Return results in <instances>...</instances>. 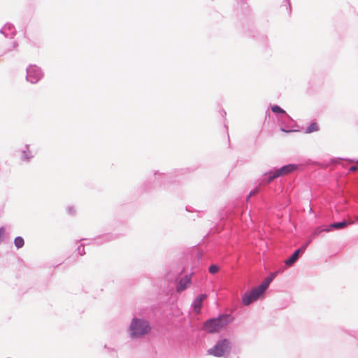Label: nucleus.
Listing matches in <instances>:
<instances>
[{
    "instance_id": "c85d7f7f",
    "label": "nucleus",
    "mask_w": 358,
    "mask_h": 358,
    "mask_svg": "<svg viewBox=\"0 0 358 358\" xmlns=\"http://www.w3.org/2000/svg\"><path fill=\"white\" fill-rule=\"evenodd\" d=\"M348 162L352 163H357L358 164V159H348Z\"/></svg>"
},
{
    "instance_id": "39448f33",
    "label": "nucleus",
    "mask_w": 358,
    "mask_h": 358,
    "mask_svg": "<svg viewBox=\"0 0 358 358\" xmlns=\"http://www.w3.org/2000/svg\"><path fill=\"white\" fill-rule=\"evenodd\" d=\"M26 71V80L31 84L37 83L43 77V72L41 69L36 65H29L27 66Z\"/></svg>"
},
{
    "instance_id": "6e6552de",
    "label": "nucleus",
    "mask_w": 358,
    "mask_h": 358,
    "mask_svg": "<svg viewBox=\"0 0 358 358\" xmlns=\"http://www.w3.org/2000/svg\"><path fill=\"white\" fill-rule=\"evenodd\" d=\"M207 298L206 294H201L198 295L192 303V307L196 313H200L203 301Z\"/></svg>"
},
{
    "instance_id": "f8f14e48",
    "label": "nucleus",
    "mask_w": 358,
    "mask_h": 358,
    "mask_svg": "<svg viewBox=\"0 0 358 358\" xmlns=\"http://www.w3.org/2000/svg\"><path fill=\"white\" fill-rule=\"evenodd\" d=\"M35 155V153L31 150L29 145H25L21 150V159L22 161L29 162Z\"/></svg>"
},
{
    "instance_id": "1a4fd4ad",
    "label": "nucleus",
    "mask_w": 358,
    "mask_h": 358,
    "mask_svg": "<svg viewBox=\"0 0 358 358\" xmlns=\"http://www.w3.org/2000/svg\"><path fill=\"white\" fill-rule=\"evenodd\" d=\"M191 282H192L191 276L188 275H185L183 278H182L179 280V282L177 285V287H176L177 292L180 293L182 291H184L185 289H186L187 287H189Z\"/></svg>"
},
{
    "instance_id": "2eb2a0df",
    "label": "nucleus",
    "mask_w": 358,
    "mask_h": 358,
    "mask_svg": "<svg viewBox=\"0 0 358 358\" xmlns=\"http://www.w3.org/2000/svg\"><path fill=\"white\" fill-rule=\"evenodd\" d=\"M271 110L275 113H278V114H282V115L285 116V118L289 120L290 119V117L289 116V115L286 113V111L285 110H283L282 108H281L278 105H274V106H272L271 108Z\"/></svg>"
},
{
    "instance_id": "dca6fc26",
    "label": "nucleus",
    "mask_w": 358,
    "mask_h": 358,
    "mask_svg": "<svg viewBox=\"0 0 358 358\" xmlns=\"http://www.w3.org/2000/svg\"><path fill=\"white\" fill-rule=\"evenodd\" d=\"M319 130V127L316 122H312L306 128L305 132L306 134H310Z\"/></svg>"
},
{
    "instance_id": "0eeeda50",
    "label": "nucleus",
    "mask_w": 358,
    "mask_h": 358,
    "mask_svg": "<svg viewBox=\"0 0 358 358\" xmlns=\"http://www.w3.org/2000/svg\"><path fill=\"white\" fill-rule=\"evenodd\" d=\"M0 33L6 38H13L15 34V28L13 24L7 22L1 27Z\"/></svg>"
},
{
    "instance_id": "f3484780",
    "label": "nucleus",
    "mask_w": 358,
    "mask_h": 358,
    "mask_svg": "<svg viewBox=\"0 0 358 358\" xmlns=\"http://www.w3.org/2000/svg\"><path fill=\"white\" fill-rule=\"evenodd\" d=\"M14 244L17 249L22 248L24 245V238L21 236H17L14 239Z\"/></svg>"
},
{
    "instance_id": "412c9836",
    "label": "nucleus",
    "mask_w": 358,
    "mask_h": 358,
    "mask_svg": "<svg viewBox=\"0 0 358 358\" xmlns=\"http://www.w3.org/2000/svg\"><path fill=\"white\" fill-rule=\"evenodd\" d=\"M6 228L4 227H0V245L3 243L5 239Z\"/></svg>"
},
{
    "instance_id": "6ab92c4d",
    "label": "nucleus",
    "mask_w": 358,
    "mask_h": 358,
    "mask_svg": "<svg viewBox=\"0 0 358 358\" xmlns=\"http://www.w3.org/2000/svg\"><path fill=\"white\" fill-rule=\"evenodd\" d=\"M99 239L101 241V243H106L110 241L112 239V236L110 234L103 235L102 236L99 237Z\"/></svg>"
},
{
    "instance_id": "aec40b11",
    "label": "nucleus",
    "mask_w": 358,
    "mask_h": 358,
    "mask_svg": "<svg viewBox=\"0 0 358 358\" xmlns=\"http://www.w3.org/2000/svg\"><path fill=\"white\" fill-rule=\"evenodd\" d=\"M326 227H319L316 228L312 234L313 236H318L321 232L325 231Z\"/></svg>"
},
{
    "instance_id": "4be33fe9",
    "label": "nucleus",
    "mask_w": 358,
    "mask_h": 358,
    "mask_svg": "<svg viewBox=\"0 0 358 358\" xmlns=\"http://www.w3.org/2000/svg\"><path fill=\"white\" fill-rule=\"evenodd\" d=\"M219 271V267L215 264H212L209 267V272L212 274L216 273Z\"/></svg>"
},
{
    "instance_id": "cd10ccee",
    "label": "nucleus",
    "mask_w": 358,
    "mask_h": 358,
    "mask_svg": "<svg viewBox=\"0 0 358 358\" xmlns=\"http://www.w3.org/2000/svg\"><path fill=\"white\" fill-rule=\"evenodd\" d=\"M357 169H358V167H357V166H352L350 168L349 171H350V172H355L356 171H357Z\"/></svg>"
},
{
    "instance_id": "423d86ee",
    "label": "nucleus",
    "mask_w": 358,
    "mask_h": 358,
    "mask_svg": "<svg viewBox=\"0 0 358 358\" xmlns=\"http://www.w3.org/2000/svg\"><path fill=\"white\" fill-rule=\"evenodd\" d=\"M298 169V165L294 164H289L282 167L275 169L278 178L292 173Z\"/></svg>"
},
{
    "instance_id": "2f4dec72",
    "label": "nucleus",
    "mask_w": 358,
    "mask_h": 358,
    "mask_svg": "<svg viewBox=\"0 0 358 358\" xmlns=\"http://www.w3.org/2000/svg\"><path fill=\"white\" fill-rule=\"evenodd\" d=\"M241 3H243V4L246 3V0H241Z\"/></svg>"
},
{
    "instance_id": "7ed1b4c3",
    "label": "nucleus",
    "mask_w": 358,
    "mask_h": 358,
    "mask_svg": "<svg viewBox=\"0 0 358 358\" xmlns=\"http://www.w3.org/2000/svg\"><path fill=\"white\" fill-rule=\"evenodd\" d=\"M231 350V343L227 338L218 340L216 343L210 348L208 352L209 355L216 357H226L229 356Z\"/></svg>"
},
{
    "instance_id": "ddd939ff",
    "label": "nucleus",
    "mask_w": 358,
    "mask_h": 358,
    "mask_svg": "<svg viewBox=\"0 0 358 358\" xmlns=\"http://www.w3.org/2000/svg\"><path fill=\"white\" fill-rule=\"evenodd\" d=\"M303 248H299L294 251V252L285 261V264L287 266H292L299 258L300 255L303 254Z\"/></svg>"
},
{
    "instance_id": "473e14b6",
    "label": "nucleus",
    "mask_w": 358,
    "mask_h": 358,
    "mask_svg": "<svg viewBox=\"0 0 358 358\" xmlns=\"http://www.w3.org/2000/svg\"><path fill=\"white\" fill-rule=\"evenodd\" d=\"M357 221H358V217H357Z\"/></svg>"
},
{
    "instance_id": "5701e85b",
    "label": "nucleus",
    "mask_w": 358,
    "mask_h": 358,
    "mask_svg": "<svg viewBox=\"0 0 358 358\" xmlns=\"http://www.w3.org/2000/svg\"><path fill=\"white\" fill-rule=\"evenodd\" d=\"M76 252L80 255H84L85 254V248L83 245H80L76 249Z\"/></svg>"
},
{
    "instance_id": "c756f323",
    "label": "nucleus",
    "mask_w": 358,
    "mask_h": 358,
    "mask_svg": "<svg viewBox=\"0 0 358 358\" xmlns=\"http://www.w3.org/2000/svg\"><path fill=\"white\" fill-rule=\"evenodd\" d=\"M154 175H155V176H159L160 173L158 171H157L155 172Z\"/></svg>"
},
{
    "instance_id": "4468645a",
    "label": "nucleus",
    "mask_w": 358,
    "mask_h": 358,
    "mask_svg": "<svg viewBox=\"0 0 358 358\" xmlns=\"http://www.w3.org/2000/svg\"><path fill=\"white\" fill-rule=\"evenodd\" d=\"M280 272H281V271H278L273 272V273H271L268 277H266L264 279V280L262 282V284L260 285L261 288L264 289L266 291L267 289V288L268 287L270 283L273 280V279L276 277L278 273H279Z\"/></svg>"
},
{
    "instance_id": "7c9ffc66",
    "label": "nucleus",
    "mask_w": 358,
    "mask_h": 358,
    "mask_svg": "<svg viewBox=\"0 0 358 358\" xmlns=\"http://www.w3.org/2000/svg\"><path fill=\"white\" fill-rule=\"evenodd\" d=\"M252 195H250V192L249 193L248 197H247V201H249L250 197L252 196Z\"/></svg>"
},
{
    "instance_id": "a211bd4d",
    "label": "nucleus",
    "mask_w": 358,
    "mask_h": 358,
    "mask_svg": "<svg viewBox=\"0 0 358 358\" xmlns=\"http://www.w3.org/2000/svg\"><path fill=\"white\" fill-rule=\"evenodd\" d=\"M66 213L70 215H74L76 213V208L74 206H69L66 208Z\"/></svg>"
},
{
    "instance_id": "bb28decb",
    "label": "nucleus",
    "mask_w": 358,
    "mask_h": 358,
    "mask_svg": "<svg viewBox=\"0 0 358 358\" xmlns=\"http://www.w3.org/2000/svg\"><path fill=\"white\" fill-rule=\"evenodd\" d=\"M343 159L341 158H334L331 159V162L332 163H334V164H339L340 163V161L342 160Z\"/></svg>"
},
{
    "instance_id": "b1692460",
    "label": "nucleus",
    "mask_w": 358,
    "mask_h": 358,
    "mask_svg": "<svg viewBox=\"0 0 358 358\" xmlns=\"http://www.w3.org/2000/svg\"><path fill=\"white\" fill-rule=\"evenodd\" d=\"M284 2L285 4L284 6L285 7V9L287 10V13L289 14L291 12V5L289 0H284Z\"/></svg>"
},
{
    "instance_id": "f03ea898",
    "label": "nucleus",
    "mask_w": 358,
    "mask_h": 358,
    "mask_svg": "<svg viewBox=\"0 0 358 358\" xmlns=\"http://www.w3.org/2000/svg\"><path fill=\"white\" fill-rule=\"evenodd\" d=\"M150 331L149 322L142 318L134 317L129 324L128 331L130 338H138L148 334Z\"/></svg>"
},
{
    "instance_id": "9d476101",
    "label": "nucleus",
    "mask_w": 358,
    "mask_h": 358,
    "mask_svg": "<svg viewBox=\"0 0 358 358\" xmlns=\"http://www.w3.org/2000/svg\"><path fill=\"white\" fill-rule=\"evenodd\" d=\"M351 223L352 222H348L346 220H343L341 222H334V223L330 224L328 226H326L325 231L329 232L333 230H340V229L345 228Z\"/></svg>"
},
{
    "instance_id": "a878e982",
    "label": "nucleus",
    "mask_w": 358,
    "mask_h": 358,
    "mask_svg": "<svg viewBox=\"0 0 358 358\" xmlns=\"http://www.w3.org/2000/svg\"><path fill=\"white\" fill-rule=\"evenodd\" d=\"M312 241V239H309L304 244H303L299 248H303V253L305 252L306 248L308 247V245L311 243Z\"/></svg>"
},
{
    "instance_id": "9b49d317",
    "label": "nucleus",
    "mask_w": 358,
    "mask_h": 358,
    "mask_svg": "<svg viewBox=\"0 0 358 358\" xmlns=\"http://www.w3.org/2000/svg\"><path fill=\"white\" fill-rule=\"evenodd\" d=\"M278 178L275 170H271L265 173L259 182V185H265L271 183L273 180Z\"/></svg>"
},
{
    "instance_id": "f257e3e1",
    "label": "nucleus",
    "mask_w": 358,
    "mask_h": 358,
    "mask_svg": "<svg viewBox=\"0 0 358 358\" xmlns=\"http://www.w3.org/2000/svg\"><path fill=\"white\" fill-rule=\"evenodd\" d=\"M232 320L229 314L220 315L217 317L206 320L203 325V329L208 333L218 332L231 323Z\"/></svg>"
},
{
    "instance_id": "20e7f679",
    "label": "nucleus",
    "mask_w": 358,
    "mask_h": 358,
    "mask_svg": "<svg viewBox=\"0 0 358 358\" xmlns=\"http://www.w3.org/2000/svg\"><path fill=\"white\" fill-rule=\"evenodd\" d=\"M264 292L265 290L261 288V286L259 285L242 295V303L245 306H249L252 303L258 300Z\"/></svg>"
},
{
    "instance_id": "393cba45",
    "label": "nucleus",
    "mask_w": 358,
    "mask_h": 358,
    "mask_svg": "<svg viewBox=\"0 0 358 358\" xmlns=\"http://www.w3.org/2000/svg\"><path fill=\"white\" fill-rule=\"evenodd\" d=\"M261 185H259L254 189L250 191V195H255V194H258L260 191V187H259Z\"/></svg>"
}]
</instances>
